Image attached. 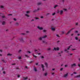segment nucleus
<instances>
[{
    "label": "nucleus",
    "instance_id": "nucleus-21",
    "mask_svg": "<svg viewBox=\"0 0 80 80\" xmlns=\"http://www.w3.org/2000/svg\"><path fill=\"white\" fill-rule=\"evenodd\" d=\"M2 18L3 19V18H6L5 17V16H3L2 17Z\"/></svg>",
    "mask_w": 80,
    "mask_h": 80
},
{
    "label": "nucleus",
    "instance_id": "nucleus-60",
    "mask_svg": "<svg viewBox=\"0 0 80 80\" xmlns=\"http://www.w3.org/2000/svg\"><path fill=\"white\" fill-rule=\"evenodd\" d=\"M63 33H64V32H62V34H63Z\"/></svg>",
    "mask_w": 80,
    "mask_h": 80
},
{
    "label": "nucleus",
    "instance_id": "nucleus-11",
    "mask_svg": "<svg viewBox=\"0 0 80 80\" xmlns=\"http://www.w3.org/2000/svg\"><path fill=\"white\" fill-rule=\"evenodd\" d=\"M45 64L46 67L47 68V67H48V64H47V63L45 62Z\"/></svg>",
    "mask_w": 80,
    "mask_h": 80
},
{
    "label": "nucleus",
    "instance_id": "nucleus-34",
    "mask_svg": "<svg viewBox=\"0 0 80 80\" xmlns=\"http://www.w3.org/2000/svg\"><path fill=\"white\" fill-rule=\"evenodd\" d=\"M35 18L36 19V20H38V17H36Z\"/></svg>",
    "mask_w": 80,
    "mask_h": 80
},
{
    "label": "nucleus",
    "instance_id": "nucleus-39",
    "mask_svg": "<svg viewBox=\"0 0 80 80\" xmlns=\"http://www.w3.org/2000/svg\"><path fill=\"white\" fill-rule=\"evenodd\" d=\"M49 14H50L49 13H47L46 14V16H47V15H49Z\"/></svg>",
    "mask_w": 80,
    "mask_h": 80
},
{
    "label": "nucleus",
    "instance_id": "nucleus-25",
    "mask_svg": "<svg viewBox=\"0 0 80 80\" xmlns=\"http://www.w3.org/2000/svg\"><path fill=\"white\" fill-rule=\"evenodd\" d=\"M58 5H55L54 7V8H56V7H58Z\"/></svg>",
    "mask_w": 80,
    "mask_h": 80
},
{
    "label": "nucleus",
    "instance_id": "nucleus-53",
    "mask_svg": "<svg viewBox=\"0 0 80 80\" xmlns=\"http://www.w3.org/2000/svg\"><path fill=\"white\" fill-rule=\"evenodd\" d=\"M21 51H22V50H20L19 51V53H20V52H21Z\"/></svg>",
    "mask_w": 80,
    "mask_h": 80
},
{
    "label": "nucleus",
    "instance_id": "nucleus-17",
    "mask_svg": "<svg viewBox=\"0 0 80 80\" xmlns=\"http://www.w3.org/2000/svg\"><path fill=\"white\" fill-rule=\"evenodd\" d=\"M75 78H80V75L77 76H75Z\"/></svg>",
    "mask_w": 80,
    "mask_h": 80
},
{
    "label": "nucleus",
    "instance_id": "nucleus-15",
    "mask_svg": "<svg viewBox=\"0 0 80 80\" xmlns=\"http://www.w3.org/2000/svg\"><path fill=\"white\" fill-rule=\"evenodd\" d=\"M32 56H33V57H35V58H37V56L34 55V54L32 53Z\"/></svg>",
    "mask_w": 80,
    "mask_h": 80
},
{
    "label": "nucleus",
    "instance_id": "nucleus-42",
    "mask_svg": "<svg viewBox=\"0 0 80 80\" xmlns=\"http://www.w3.org/2000/svg\"><path fill=\"white\" fill-rule=\"evenodd\" d=\"M76 25H78V22H76Z\"/></svg>",
    "mask_w": 80,
    "mask_h": 80
},
{
    "label": "nucleus",
    "instance_id": "nucleus-8",
    "mask_svg": "<svg viewBox=\"0 0 80 80\" xmlns=\"http://www.w3.org/2000/svg\"><path fill=\"white\" fill-rule=\"evenodd\" d=\"M38 10H39V8H38L37 10H35L33 11V12H38Z\"/></svg>",
    "mask_w": 80,
    "mask_h": 80
},
{
    "label": "nucleus",
    "instance_id": "nucleus-57",
    "mask_svg": "<svg viewBox=\"0 0 80 80\" xmlns=\"http://www.w3.org/2000/svg\"><path fill=\"white\" fill-rule=\"evenodd\" d=\"M0 52H2V50L0 49Z\"/></svg>",
    "mask_w": 80,
    "mask_h": 80
},
{
    "label": "nucleus",
    "instance_id": "nucleus-61",
    "mask_svg": "<svg viewBox=\"0 0 80 80\" xmlns=\"http://www.w3.org/2000/svg\"><path fill=\"white\" fill-rule=\"evenodd\" d=\"M70 55H73V54L72 53H71L70 54Z\"/></svg>",
    "mask_w": 80,
    "mask_h": 80
},
{
    "label": "nucleus",
    "instance_id": "nucleus-9",
    "mask_svg": "<svg viewBox=\"0 0 80 80\" xmlns=\"http://www.w3.org/2000/svg\"><path fill=\"white\" fill-rule=\"evenodd\" d=\"M42 43H44V44H47V42L44 41H42Z\"/></svg>",
    "mask_w": 80,
    "mask_h": 80
},
{
    "label": "nucleus",
    "instance_id": "nucleus-41",
    "mask_svg": "<svg viewBox=\"0 0 80 80\" xmlns=\"http://www.w3.org/2000/svg\"><path fill=\"white\" fill-rule=\"evenodd\" d=\"M47 32V31H46V30H43V32Z\"/></svg>",
    "mask_w": 80,
    "mask_h": 80
},
{
    "label": "nucleus",
    "instance_id": "nucleus-63",
    "mask_svg": "<svg viewBox=\"0 0 80 80\" xmlns=\"http://www.w3.org/2000/svg\"><path fill=\"white\" fill-rule=\"evenodd\" d=\"M28 32H29V31H26V33H28Z\"/></svg>",
    "mask_w": 80,
    "mask_h": 80
},
{
    "label": "nucleus",
    "instance_id": "nucleus-59",
    "mask_svg": "<svg viewBox=\"0 0 80 80\" xmlns=\"http://www.w3.org/2000/svg\"><path fill=\"white\" fill-rule=\"evenodd\" d=\"M75 32L76 33H78V31H76V32Z\"/></svg>",
    "mask_w": 80,
    "mask_h": 80
},
{
    "label": "nucleus",
    "instance_id": "nucleus-33",
    "mask_svg": "<svg viewBox=\"0 0 80 80\" xmlns=\"http://www.w3.org/2000/svg\"><path fill=\"white\" fill-rule=\"evenodd\" d=\"M25 57H29V56L27 55H25Z\"/></svg>",
    "mask_w": 80,
    "mask_h": 80
},
{
    "label": "nucleus",
    "instance_id": "nucleus-20",
    "mask_svg": "<svg viewBox=\"0 0 80 80\" xmlns=\"http://www.w3.org/2000/svg\"><path fill=\"white\" fill-rule=\"evenodd\" d=\"M42 38H42V37L39 38V40H42Z\"/></svg>",
    "mask_w": 80,
    "mask_h": 80
},
{
    "label": "nucleus",
    "instance_id": "nucleus-22",
    "mask_svg": "<svg viewBox=\"0 0 80 80\" xmlns=\"http://www.w3.org/2000/svg\"><path fill=\"white\" fill-rule=\"evenodd\" d=\"M7 55H8V56H9L12 55V54H10L9 53Z\"/></svg>",
    "mask_w": 80,
    "mask_h": 80
},
{
    "label": "nucleus",
    "instance_id": "nucleus-64",
    "mask_svg": "<svg viewBox=\"0 0 80 80\" xmlns=\"http://www.w3.org/2000/svg\"><path fill=\"white\" fill-rule=\"evenodd\" d=\"M78 60L79 61H80V58L78 59Z\"/></svg>",
    "mask_w": 80,
    "mask_h": 80
},
{
    "label": "nucleus",
    "instance_id": "nucleus-55",
    "mask_svg": "<svg viewBox=\"0 0 80 80\" xmlns=\"http://www.w3.org/2000/svg\"><path fill=\"white\" fill-rule=\"evenodd\" d=\"M12 14H10L8 15H12Z\"/></svg>",
    "mask_w": 80,
    "mask_h": 80
},
{
    "label": "nucleus",
    "instance_id": "nucleus-18",
    "mask_svg": "<svg viewBox=\"0 0 80 80\" xmlns=\"http://www.w3.org/2000/svg\"><path fill=\"white\" fill-rule=\"evenodd\" d=\"M23 78H23V80H27V78H27V77L25 78V77H23Z\"/></svg>",
    "mask_w": 80,
    "mask_h": 80
},
{
    "label": "nucleus",
    "instance_id": "nucleus-51",
    "mask_svg": "<svg viewBox=\"0 0 80 80\" xmlns=\"http://www.w3.org/2000/svg\"><path fill=\"white\" fill-rule=\"evenodd\" d=\"M76 50V49H72V50Z\"/></svg>",
    "mask_w": 80,
    "mask_h": 80
},
{
    "label": "nucleus",
    "instance_id": "nucleus-48",
    "mask_svg": "<svg viewBox=\"0 0 80 80\" xmlns=\"http://www.w3.org/2000/svg\"><path fill=\"white\" fill-rule=\"evenodd\" d=\"M41 58H44V57L43 56H42L41 57Z\"/></svg>",
    "mask_w": 80,
    "mask_h": 80
},
{
    "label": "nucleus",
    "instance_id": "nucleus-26",
    "mask_svg": "<svg viewBox=\"0 0 80 80\" xmlns=\"http://www.w3.org/2000/svg\"><path fill=\"white\" fill-rule=\"evenodd\" d=\"M5 22H3L2 23V25H5Z\"/></svg>",
    "mask_w": 80,
    "mask_h": 80
},
{
    "label": "nucleus",
    "instance_id": "nucleus-30",
    "mask_svg": "<svg viewBox=\"0 0 80 80\" xmlns=\"http://www.w3.org/2000/svg\"><path fill=\"white\" fill-rule=\"evenodd\" d=\"M58 55H60V56L61 57L62 56V55H61V54H60L59 52H58Z\"/></svg>",
    "mask_w": 80,
    "mask_h": 80
},
{
    "label": "nucleus",
    "instance_id": "nucleus-13",
    "mask_svg": "<svg viewBox=\"0 0 80 80\" xmlns=\"http://www.w3.org/2000/svg\"><path fill=\"white\" fill-rule=\"evenodd\" d=\"M64 50L65 52H66V53H68L69 52L67 50V49H64Z\"/></svg>",
    "mask_w": 80,
    "mask_h": 80
},
{
    "label": "nucleus",
    "instance_id": "nucleus-31",
    "mask_svg": "<svg viewBox=\"0 0 80 80\" xmlns=\"http://www.w3.org/2000/svg\"><path fill=\"white\" fill-rule=\"evenodd\" d=\"M56 36L58 37H60V36H59V35H58V34H56Z\"/></svg>",
    "mask_w": 80,
    "mask_h": 80
},
{
    "label": "nucleus",
    "instance_id": "nucleus-43",
    "mask_svg": "<svg viewBox=\"0 0 80 80\" xmlns=\"http://www.w3.org/2000/svg\"><path fill=\"white\" fill-rule=\"evenodd\" d=\"M18 58H19V59H21V58H21V57H19Z\"/></svg>",
    "mask_w": 80,
    "mask_h": 80
},
{
    "label": "nucleus",
    "instance_id": "nucleus-23",
    "mask_svg": "<svg viewBox=\"0 0 80 80\" xmlns=\"http://www.w3.org/2000/svg\"><path fill=\"white\" fill-rule=\"evenodd\" d=\"M75 40H78V37H75Z\"/></svg>",
    "mask_w": 80,
    "mask_h": 80
},
{
    "label": "nucleus",
    "instance_id": "nucleus-58",
    "mask_svg": "<svg viewBox=\"0 0 80 80\" xmlns=\"http://www.w3.org/2000/svg\"><path fill=\"white\" fill-rule=\"evenodd\" d=\"M12 65H15V63H13V64H12Z\"/></svg>",
    "mask_w": 80,
    "mask_h": 80
},
{
    "label": "nucleus",
    "instance_id": "nucleus-5",
    "mask_svg": "<svg viewBox=\"0 0 80 80\" xmlns=\"http://www.w3.org/2000/svg\"><path fill=\"white\" fill-rule=\"evenodd\" d=\"M76 66V64L75 63H73L71 65V67H75Z\"/></svg>",
    "mask_w": 80,
    "mask_h": 80
},
{
    "label": "nucleus",
    "instance_id": "nucleus-24",
    "mask_svg": "<svg viewBox=\"0 0 80 80\" xmlns=\"http://www.w3.org/2000/svg\"><path fill=\"white\" fill-rule=\"evenodd\" d=\"M41 4V3L40 2H38V3H37V5H40Z\"/></svg>",
    "mask_w": 80,
    "mask_h": 80
},
{
    "label": "nucleus",
    "instance_id": "nucleus-1",
    "mask_svg": "<svg viewBox=\"0 0 80 80\" xmlns=\"http://www.w3.org/2000/svg\"><path fill=\"white\" fill-rule=\"evenodd\" d=\"M74 28H71L70 30H69L68 32L67 33H66V35H68V34L69 33H70V32H71V31H72V30H73V29H74Z\"/></svg>",
    "mask_w": 80,
    "mask_h": 80
},
{
    "label": "nucleus",
    "instance_id": "nucleus-47",
    "mask_svg": "<svg viewBox=\"0 0 80 80\" xmlns=\"http://www.w3.org/2000/svg\"><path fill=\"white\" fill-rule=\"evenodd\" d=\"M63 69V68H61L60 69L61 71H62V70Z\"/></svg>",
    "mask_w": 80,
    "mask_h": 80
},
{
    "label": "nucleus",
    "instance_id": "nucleus-35",
    "mask_svg": "<svg viewBox=\"0 0 80 80\" xmlns=\"http://www.w3.org/2000/svg\"><path fill=\"white\" fill-rule=\"evenodd\" d=\"M2 61L3 62L5 63V61H4L3 59L2 60Z\"/></svg>",
    "mask_w": 80,
    "mask_h": 80
},
{
    "label": "nucleus",
    "instance_id": "nucleus-14",
    "mask_svg": "<svg viewBox=\"0 0 80 80\" xmlns=\"http://www.w3.org/2000/svg\"><path fill=\"white\" fill-rule=\"evenodd\" d=\"M71 46H72V45H71L69 46L68 47V48H67V50H69V49H70V47H71Z\"/></svg>",
    "mask_w": 80,
    "mask_h": 80
},
{
    "label": "nucleus",
    "instance_id": "nucleus-40",
    "mask_svg": "<svg viewBox=\"0 0 80 80\" xmlns=\"http://www.w3.org/2000/svg\"><path fill=\"white\" fill-rule=\"evenodd\" d=\"M29 12H30L29 11H27L26 12L27 13H29Z\"/></svg>",
    "mask_w": 80,
    "mask_h": 80
},
{
    "label": "nucleus",
    "instance_id": "nucleus-32",
    "mask_svg": "<svg viewBox=\"0 0 80 80\" xmlns=\"http://www.w3.org/2000/svg\"><path fill=\"white\" fill-rule=\"evenodd\" d=\"M54 15H55V12H54L52 14V15L53 16Z\"/></svg>",
    "mask_w": 80,
    "mask_h": 80
},
{
    "label": "nucleus",
    "instance_id": "nucleus-19",
    "mask_svg": "<svg viewBox=\"0 0 80 80\" xmlns=\"http://www.w3.org/2000/svg\"><path fill=\"white\" fill-rule=\"evenodd\" d=\"M60 12V13L61 14H62L63 13V11L62 10H61V11H59Z\"/></svg>",
    "mask_w": 80,
    "mask_h": 80
},
{
    "label": "nucleus",
    "instance_id": "nucleus-46",
    "mask_svg": "<svg viewBox=\"0 0 80 80\" xmlns=\"http://www.w3.org/2000/svg\"><path fill=\"white\" fill-rule=\"evenodd\" d=\"M54 73H55V72H53L52 73V75H54Z\"/></svg>",
    "mask_w": 80,
    "mask_h": 80
},
{
    "label": "nucleus",
    "instance_id": "nucleus-56",
    "mask_svg": "<svg viewBox=\"0 0 80 80\" xmlns=\"http://www.w3.org/2000/svg\"><path fill=\"white\" fill-rule=\"evenodd\" d=\"M28 53H31V52L30 51H28Z\"/></svg>",
    "mask_w": 80,
    "mask_h": 80
},
{
    "label": "nucleus",
    "instance_id": "nucleus-28",
    "mask_svg": "<svg viewBox=\"0 0 80 80\" xmlns=\"http://www.w3.org/2000/svg\"><path fill=\"white\" fill-rule=\"evenodd\" d=\"M73 73L74 74H77V73L76 72H74Z\"/></svg>",
    "mask_w": 80,
    "mask_h": 80
},
{
    "label": "nucleus",
    "instance_id": "nucleus-54",
    "mask_svg": "<svg viewBox=\"0 0 80 80\" xmlns=\"http://www.w3.org/2000/svg\"><path fill=\"white\" fill-rule=\"evenodd\" d=\"M3 73H4V74H5V72H3Z\"/></svg>",
    "mask_w": 80,
    "mask_h": 80
},
{
    "label": "nucleus",
    "instance_id": "nucleus-2",
    "mask_svg": "<svg viewBox=\"0 0 80 80\" xmlns=\"http://www.w3.org/2000/svg\"><path fill=\"white\" fill-rule=\"evenodd\" d=\"M53 50V51L54 50H55V51H58L59 50V48H58V47L57 48H54V49Z\"/></svg>",
    "mask_w": 80,
    "mask_h": 80
},
{
    "label": "nucleus",
    "instance_id": "nucleus-50",
    "mask_svg": "<svg viewBox=\"0 0 80 80\" xmlns=\"http://www.w3.org/2000/svg\"><path fill=\"white\" fill-rule=\"evenodd\" d=\"M43 18V16L41 17V18Z\"/></svg>",
    "mask_w": 80,
    "mask_h": 80
},
{
    "label": "nucleus",
    "instance_id": "nucleus-4",
    "mask_svg": "<svg viewBox=\"0 0 80 80\" xmlns=\"http://www.w3.org/2000/svg\"><path fill=\"white\" fill-rule=\"evenodd\" d=\"M39 29V30H43V28L42 27H41L40 28L39 26H38L37 27Z\"/></svg>",
    "mask_w": 80,
    "mask_h": 80
},
{
    "label": "nucleus",
    "instance_id": "nucleus-3",
    "mask_svg": "<svg viewBox=\"0 0 80 80\" xmlns=\"http://www.w3.org/2000/svg\"><path fill=\"white\" fill-rule=\"evenodd\" d=\"M19 40L21 42H24V40L22 38H20Z\"/></svg>",
    "mask_w": 80,
    "mask_h": 80
},
{
    "label": "nucleus",
    "instance_id": "nucleus-38",
    "mask_svg": "<svg viewBox=\"0 0 80 80\" xmlns=\"http://www.w3.org/2000/svg\"><path fill=\"white\" fill-rule=\"evenodd\" d=\"M20 75H18V78H20Z\"/></svg>",
    "mask_w": 80,
    "mask_h": 80
},
{
    "label": "nucleus",
    "instance_id": "nucleus-29",
    "mask_svg": "<svg viewBox=\"0 0 80 80\" xmlns=\"http://www.w3.org/2000/svg\"><path fill=\"white\" fill-rule=\"evenodd\" d=\"M44 75H45V76H47V73H45Z\"/></svg>",
    "mask_w": 80,
    "mask_h": 80
},
{
    "label": "nucleus",
    "instance_id": "nucleus-52",
    "mask_svg": "<svg viewBox=\"0 0 80 80\" xmlns=\"http://www.w3.org/2000/svg\"><path fill=\"white\" fill-rule=\"evenodd\" d=\"M37 50L35 49V50H34V52H37Z\"/></svg>",
    "mask_w": 80,
    "mask_h": 80
},
{
    "label": "nucleus",
    "instance_id": "nucleus-7",
    "mask_svg": "<svg viewBox=\"0 0 80 80\" xmlns=\"http://www.w3.org/2000/svg\"><path fill=\"white\" fill-rule=\"evenodd\" d=\"M41 67L42 68V70L43 71H44V66H43V65H41Z\"/></svg>",
    "mask_w": 80,
    "mask_h": 80
},
{
    "label": "nucleus",
    "instance_id": "nucleus-62",
    "mask_svg": "<svg viewBox=\"0 0 80 80\" xmlns=\"http://www.w3.org/2000/svg\"><path fill=\"white\" fill-rule=\"evenodd\" d=\"M52 70H55V68H52Z\"/></svg>",
    "mask_w": 80,
    "mask_h": 80
},
{
    "label": "nucleus",
    "instance_id": "nucleus-44",
    "mask_svg": "<svg viewBox=\"0 0 80 80\" xmlns=\"http://www.w3.org/2000/svg\"><path fill=\"white\" fill-rule=\"evenodd\" d=\"M78 65L79 67H80V63L78 64Z\"/></svg>",
    "mask_w": 80,
    "mask_h": 80
},
{
    "label": "nucleus",
    "instance_id": "nucleus-27",
    "mask_svg": "<svg viewBox=\"0 0 80 80\" xmlns=\"http://www.w3.org/2000/svg\"><path fill=\"white\" fill-rule=\"evenodd\" d=\"M25 15L26 16V17H29V15H28V14H26Z\"/></svg>",
    "mask_w": 80,
    "mask_h": 80
},
{
    "label": "nucleus",
    "instance_id": "nucleus-12",
    "mask_svg": "<svg viewBox=\"0 0 80 80\" xmlns=\"http://www.w3.org/2000/svg\"><path fill=\"white\" fill-rule=\"evenodd\" d=\"M33 70H34V71H35V72H37V68H36L35 67L34 68Z\"/></svg>",
    "mask_w": 80,
    "mask_h": 80
},
{
    "label": "nucleus",
    "instance_id": "nucleus-6",
    "mask_svg": "<svg viewBox=\"0 0 80 80\" xmlns=\"http://www.w3.org/2000/svg\"><path fill=\"white\" fill-rule=\"evenodd\" d=\"M67 76H68V74L66 73L63 75V77L65 78V77H67Z\"/></svg>",
    "mask_w": 80,
    "mask_h": 80
},
{
    "label": "nucleus",
    "instance_id": "nucleus-49",
    "mask_svg": "<svg viewBox=\"0 0 80 80\" xmlns=\"http://www.w3.org/2000/svg\"><path fill=\"white\" fill-rule=\"evenodd\" d=\"M14 20L15 21H16V19L15 18H14Z\"/></svg>",
    "mask_w": 80,
    "mask_h": 80
},
{
    "label": "nucleus",
    "instance_id": "nucleus-45",
    "mask_svg": "<svg viewBox=\"0 0 80 80\" xmlns=\"http://www.w3.org/2000/svg\"><path fill=\"white\" fill-rule=\"evenodd\" d=\"M67 66H68V65H65V67H67Z\"/></svg>",
    "mask_w": 80,
    "mask_h": 80
},
{
    "label": "nucleus",
    "instance_id": "nucleus-10",
    "mask_svg": "<svg viewBox=\"0 0 80 80\" xmlns=\"http://www.w3.org/2000/svg\"><path fill=\"white\" fill-rule=\"evenodd\" d=\"M51 30H53V31H55V28H54L53 27H52Z\"/></svg>",
    "mask_w": 80,
    "mask_h": 80
},
{
    "label": "nucleus",
    "instance_id": "nucleus-37",
    "mask_svg": "<svg viewBox=\"0 0 80 80\" xmlns=\"http://www.w3.org/2000/svg\"><path fill=\"white\" fill-rule=\"evenodd\" d=\"M0 8H3V6H1Z\"/></svg>",
    "mask_w": 80,
    "mask_h": 80
},
{
    "label": "nucleus",
    "instance_id": "nucleus-36",
    "mask_svg": "<svg viewBox=\"0 0 80 80\" xmlns=\"http://www.w3.org/2000/svg\"><path fill=\"white\" fill-rule=\"evenodd\" d=\"M16 25L18 26V22H16Z\"/></svg>",
    "mask_w": 80,
    "mask_h": 80
},
{
    "label": "nucleus",
    "instance_id": "nucleus-16",
    "mask_svg": "<svg viewBox=\"0 0 80 80\" xmlns=\"http://www.w3.org/2000/svg\"><path fill=\"white\" fill-rule=\"evenodd\" d=\"M47 36L46 35H44V36H43V37H42V38H46V37H47Z\"/></svg>",
    "mask_w": 80,
    "mask_h": 80
}]
</instances>
